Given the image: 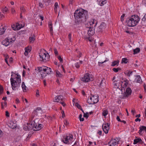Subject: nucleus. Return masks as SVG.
Here are the masks:
<instances>
[{"label":"nucleus","mask_w":146,"mask_h":146,"mask_svg":"<svg viewBox=\"0 0 146 146\" xmlns=\"http://www.w3.org/2000/svg\"><path fill=\"white\" fill-rule=\"evenodd\" d=\"M76 23L78 24L84 23L88 19V12L84 10H77L74 14Z\"/></svg>","instance_id":"nucleus-1"},{"label":"nucleus","mask_w":146,"mask_h":146,"mask_svg":"<svg viewBox=\"0 0 146 146\" xmlns=\"http://www.w3.org/2000/svg\"><path fill=\"white\" fill-rule=\"evenodd\" d=\"M123 83L122 82H121L119 83L121 92V94L119 95V97L121 99H125L128 97L131 94L132 92L131 89L129 88H127L125 91V88L127 86L128 83L126 82H125L122 87Z\"/></svg>","instance_id":"nucleus-2"},{"label":"nucleus","mask_w":146,"mask_h":146,"mask_svg":"<svg viewBox=\"0 0 146 146\" xmlns=\"http://www.w3.org/2000/svg\"><path fill=\"white\" fill-rule=\"evenodd\" d=\"M13 73H14L12 72L11 77L10 79L11 83L12 89L14 90H15L20 86L21 85V80L20 78V76L17 74V76L15 78H13Z\"/></svg>","instance_id":"nucleus-3"},{"label":"nucleus","mask_w":146,"mask_h":146,"mask_svg":"<svg viewBox=\"0 0 146 146\" xmlns=\"http://www.w3.org/2000/svg\"><path fill=\"white\" fill-rule=\"evenodd\" d=\"M140 20V18L137 15H132L127 18L126 22L127 25L129 27H134L137 24Z\"/></svg>","instance_id":"nucleus-4"},{"label":"nucleus","mask_w":146,"mask_h":146,"mask_svg":"<svg viewBox=\"0 0 146 146\" xmlns=\"http://www.w3.org/2000/svg\"><path fill=\"white\" fill-rule=\"evenodd\" d=\"M35 120H33L29 123L25 124L24 126V129L25 130L30 131L31 130L35 129Z\"/></svg>","instance_id":"nucleus-5"},{"label":"nucleus","mask_w":146,"mask_h":146,"mask_svg":"<svg viewBox=\"0 0 146 146\" xmlns=\"http://www.w3.org/2000/svg\"><path fill=\"white\" fill-rule=\"evenodd\" d=\"M39 55L41 61L45 62L49 60L50 57L47 53L46 54L45 53L41 52L39 53Z\"/></svg>","instance_id":"nucleus-6"},{"label":"nucleus","mask_w":146,"mask_h":146,"mask_svg":"<svg viewBox=\"0 0 146 146\" xmlns=\"http://www.w3.org/2000/svg\"><path fill=\"white\" fill-rule=\"evenodd\" d=\"M15 40V38L14 36L12 38H10L9 37L5 38L2 42V44L6 46H8L10 44H12L13 42Z\"/></svg>","instance_id":"nucleus-7"},{"label":"nucleus","mask_w":146,"mask_h":146,"mask_svg":"<svg viewBox=\"0 0 146 146\" xmlns=\"http://www.w3.org/2000/svg\"><path fill=\"white\" fill-rule=\"evenodd\" d=\"M98 101V97L93 95L92 97H90L89 99H87V102L89 104H94L97 103Z\"/></svg>","instance_id":"nucleus-8"},{"label":"nucleus","mask_w":146,"mask_h":146,"mask_svg":"<svg viewBox=\"0 0 146 146\" xmlns=\"http://www.w3.org/2000/svg\"><path fill=\"white\" fill-rule=\"evenodd\" d=\"M73 139V135L71 134H68L64 136L62 140V141L65 144H69Z\"/></svg>","instance_id":"nucleus-9"},{"label":"nucleus","mask_w":146,"mask_h":146,"mask_svg":"<svg viewBox=\"0 0 146 146\" xmlns=\"http://www.w3.org/2000/svg\"><path fill=\"white\" fill-rule=\"evenodd\" d=\"M47 67L43 66L41 67H38L37 68V71L38 72L37 73L40 72L42 76V74H44L46 72Z\"/></svg>","instance_id":"nucleus-10"},{"label":"nucleus","mask_w":146,"mask_h":146,"mask_svg":"<svg viewBox=\"0 0 146 146\" xmlns=\"http://www.w3.org/2000/svg\"><path fill=\"white\" fill-rule=\"evenodd\" d=\"M106 27V24L104 22H102L101 24L97 28L96 31L98 33L102 32L104 29Z\"/></svg>","instance_id":"nucleus-11"},{"label":"nucleus","mask_w":146,"mask_h":146,"mask_svg":"<svg viewBox=\"0 0 146 146\" xmlns=\"http://www.w3.org/2000/svg\"><path fill=\"white\" fill-rule=\"evenodd\" d=\"M110 124L107 123L103 124L102 126V127L104 131L106 134L108 133L109 130L110 128Z\"/></svg>","instance_id":"nucleus-12"},{"label":"nucleus","mask_w":146,"mask_h":146,"mask_svg":"<svg viewBox=\"0 0 146 146\" xmlns=\"http://www.w3.org/2000/svg\"><path fill=\"white\" fill-rule=\"evenodd\" d=\"M89 74L88 73L86 74L83 77L81 78V80L84 82H88L90 81V78Z\"/></svg>","instance_id":"nucleus-13"},{"label":"nucleus","mask_w":146,"mask_h":146,"mask_svg":"<svg viewBox=\"0 0 146 146\" xmlns=\"http://www.w3.org/2000/svg\"><path fill=\"white\" fill-rule=\"evenodd\" d=\"M8 126L12 129H14L16 128L17 124L13 121H10L7 124Z\"/></svg>","instance_id":"nucleus-14"},{"label":"nucleus","mask_w":146,"mask_h":146,"mask_svg":"<svg viewBox=\"0 0 146 146\" xmlns=\"http://www.w3.org/2000/svg\"><path fill=\"white\" fill-rule=\"evenodd\" d=\"M41 109L40 107H38L34 111L33 113L35 114L36 115H40L42 113Z\"/></svg>","instance_id":"nucleus-15"},{"label":"nucleus","mask_w":146,"mask_h":146,"mask_svg":"<svg viewBox=\"0 0 146 146\" xmlns=\"http://www.w3.org/2000/svg\"><path fill=\"white\" fill-rule=\"evenodd\" d=\"M63 97L62 96H56L55 99H54L53 101L54 102H57L60 103L63 101Z\"/></svg>","instance_id":"nucleus-16"},{"label":"nucleus","mask_w":146,"mask_h":146,"mask_svg":"<svg viewBox=\"0 0 146 146\" xmlns=\"http://www.w3.org/2000/svg\"><path fill=\"white\" fill-rule=\"evenodd\" d=\"M89 29L88 30V34L89 36H92L94 35V29H93V27H89Z\"/></svg>","instance_id":"nucleus-17"},{"label":"nucleus","mask_w":146,"mask_h":146,"mask_svg":"<svg viewBox=\"0 0 146 146\" xmlns=\"http://www.w3.org/2000/svg\"><path fill=\"white\" fill-rule=\"evenodd\" d=\"M89 23L91 26L90 27H96L97 23V21L95 19H92L89 22Z\"/></svg>","instance_id":"nucleus-18"},{"label":"nucleus","mask_w":146,"mask_h":146,"mask_svg":"<svg viewBox=\"0 0 146 146\" xmlns=\"http://www.w3.org/2000/svg\"><path fill=\"white\" fill-rule=\"evenodd\" d=\"M46 72L44 74H42V78H44L46 76L47 74H50L52 72L51 71V69L50 68L47 67L46 68Z\"/></svg>","instance_id":"nucleus-19"},{"label":"nucleus","mask_w":146,"mask_h":146,"mask_svg":"<svg viewBox=\"0 0 146 146\" xmlns=\"http://www.w3.org/2000/svg\"><path fill=\"white\" fill-rule=\"evenodd\" d=\"M139 130L138 132L139 134L141 135L143 133L142 131H145L146 132V127L144 126H140L139 127Z\"/></svg>","instance_id":"nucleus-20"},{"label":"nucleus","mask_w":146,"mask_h":146,"mask_svg":"<svg viewBox=\"0 0 146 146\" xmlns=\"http://www.w3.org/2000/svg\"><path fill=\"white\" fill-rule=\"evenodd\" d=\"M43 125L41 124H38L37 125L36 123H35V129H34V131H37L40 130L42 127Z\"/></svg>","instance_id":"nucleus-21"},{"label":"nucleus","mask_w":146,"mask_h":146,"mask_svg":"<svg viewBox=\"0 0 146 146\" xmlns=\"http://www.w3.org/2000/svg\"><path fill=\"white\" fill-rule=\"evenodd\" d=\"M31 50V46H28L25 48V52L24 54L25 56L28 55V52H30Z\"/></svg>","instance_id":"nucleus-22"},{"label":"nucleus","mask_w":146,"mask_h":146,"mask_svg":"<svg viewBox=\"0 0 146 146\" xmlns=\"http://www.w3.org/2000/svg\"><path fill=\"white\" fill-rule=\"evenodd\" d=\"M117 81L116 80H115L113 82V84L114 86V87L116 88H118L119 89V90H121L120 88H119V87L120 86V85L119 84V82H117Z\"/></svg>","instance_id":"nucleus-23"},{"label":"nucleus","mask_w":146,"mask_h":146,"mask_svg":"<svg viewBox=\"0 0 146 146\" xmlns=\"http://www.w3.org/2000/svg\"><path fill=\"white\" fill-rule=\"evenodd\" d=\"M112 141L111 142V144L110 145V146H115V145L118 144L119 140L117 139V140L115 139H112Z\"/></svg>","instance_id":"nucleus-24"},{"label":"nucleus","mask_w":146,"mask_h":146,"mask_svg":"<svg viewBox=\"0 0 146 146\" xmlns=\"http://www.w3.org/2000/svg\"><path fill=\"white\" fill-rule=\"evenodd\" d=\"M135 76L136 77V78L135 79V82L139 83H141L142 82V80L140 76Z\"/></svg>","instance_id":"nucleus-25"},{"label":"nucleus","mask_w":146,"mask_h":146,"mask_svg":"<svg viewBox=\"0 0 146 146\" xmlns=\"http://www.w3.org/2000/svg\"><path fill=\"white\" fill-rule=\"evenodd\" d=\"M106 0H97L98 4L100 6H103L106 3Z\"/></svg>","instance_id":"nucleus-26"},{"label":"nucleus","mask_w":146,"mask_h":146,"mask_svg":"<svg viewBox=\"0 0 146 146\" xmlns=\"http://www.w3.org/2000/svg\"><path fill=\"white\" fill-rule=\"evenodd\" d=\"M142 142V140L141 138H138L135 139L134 140L133 144H137L138 143L140 142V143Z\"/></svg>","instance_id":"nucleus-27"},{"label":"nucleus","mask_w":146,"mask_h":146,"mask_svg":"<svg viewBox=\"0 0 146 146\" xmlns=\"http://www.w3.org/2000/svg\"><path fill=\"white\" fill-rule=\"evenodd\" d=\"M49 29L50 30V33L51 35H53V29L52 27V24L50 22L49 23Z\"/></svg>","instance_id":"nucleus-28"},{"label":"nucleus","mask_w":146,"mask_h":146,"mask_svg":"<svg viewBox=\"0 0 146 146\" xmlns=\"http://www.w3.org/2000/svg\"><path fill=\"white\" fill-rule=\"evenodd\" d=\"M104 80H105L104 78L101 80L99 84V86L100 87L102 88L103 87H104L105 86V82L104 81Z\"/></svg>","instance_id":"nucleus-29"},{"label":"nucleus","mask_w":146,"mask_h":146,"mask_svg":"<svg viewBox=\"0 0 146 146\" xmlns=\"http://www.w3.org/2000/svg\"><path fill=\"white\" fill-rule=\"evenodd\" d=\"M119 63V61L117 60L116 61H114L112 62V64L111 65V66H114L115 65L118 66Z\"/></svg>","instance_id":"nucleus-30"},{"label":"nucleus","mask_w":146,"mask_h":146,"mask_svg":"<svg viewBox=\"0 0 146 146\" xmlns=\"http://www.w3.org/2000/svg\"><path fill=\"white\" fill-rule=\"evenodd\" d=\"M35 40V36L33 35L32 37L29 38V41L30 43H33Z\"/></svg>","instance_id":"nucleus-31"},{"label":"nucleus","mask_w":146,"mask_h":146,"mask_svg":"<svg viewBox=\"0 0 146 146\" xmlns=\"http://www.w3.org/2000/svg\"><path fill=\"white\" fill-rule=\"evenodd\" d=\"M133 72L130 70H127L125 72V74L129 76H130L131 75H132Z\"/></svg>","instance_id":"nucleus-32"},{"label":"nucleus","mask_w":146,"mask_h":146,"mask_svg":"<svg viewBox=\"0 0 146 146\" xmlns=\"http://www.w3.org/2000/svg\"><path fill=\"white\" fill-rule=\"evenodd\" d=\"M21 87L23 89V92H25L26 91V87L25 85V83L24 82H23L22 83Z\"/></svg>","instance_id":"nucleus-33"},{"label":"nucleus","mask_w":146,"mask_h":146,"mask_svg":"<svg viewBox=\"0 0 146 146\" xmlns=\"http://www.w3.org/2000/svg\"><path fill=\"white\" fill-rule=\"evenodd\" d=\"M20 9L21 13H24L26 11V10L24 6L21 7Z\"/></svg>","instance_id":"nucleus-34"},{"label":"nucleus","mask_w":146,"mask_h":146,"mask_svg":"<svg viewBox=\"0 0 146 146\" xmlns=\"http://www.w3.org/2000/svg\"><path fill=\"white\" fill-rule=\"evenodd\" d=\"M140 51V49L139 48H136L135 49H134L133 50V54H137Z\"/></svg>","instance_id":"nucleus-35"},{"label":"nucleus","mask_w":146,"mask_h":146,"mask_svg":"<svg viewBox=\"0 0 146 146\" xmlns=\"http://www.w3.org/2000/svg\"><path fill=\"white\" fill-rule=\"evenodd\" d=\"M56 77H61L62 75V74L60 73L59 71H56Z\"/></svg>","instance_id":"nucleus-36"},{"label":"nucleus","mask_w":146,"mask_h":146,"mask_svg":"<svg viewBox=\"0 0 146 146\" xmlns=\"http://www.w3.org/2000/svg\"><path fill=\"white\" fill-rule=\"evenodd\" d=\"M5 29L4 27H2V28H0V35L3 34L4 33Z\"/></svg>","instance_id":"nucleus-37"},{"label":"nucleus","mask_w":146,"mask_h":146,"mask_svg":"<svg viewBox=\"0 0 146 146\" xmlns=\"http://www.w3.org/2000/svg\"><path fill=\"white\" fill-rule=\"evenodd\" d=\"M127 59L125 58H123L122 60L121 63H124L125 64L127 63L128 62Z\"/></svg>","instance_id":"nucleus-38"},{"label":"nucleus","mask_w":146,"mask_h":146,"mask_svg":"<svg viewBox=\"0 0 146 146\" xmlns=\"http://www.w3.org/2000/svg\"><path fill=\"white\" fill-rule=\"evenodd\" d=\"M108 114V111L107 110H104L102 112V114L103 116H106Z\"/></svg>","instance_id":"nucleus-39"},{"label":"nucleus","mask_w":146,"mask_h":146,"mask_svg":"<svg viewBox=\"0 0 146 146\" xmlns=\"http://www.w3.org/2000/svg\"><path fill=\"white\" fill-rule=\"evenodd\" d=\"M121 70V69L120 68H113L112 70L115 72H117L119 70Z\"/></svg>","instance_id":"nucleus-40"},{"label":"nucleus","mask_w":146,"mask_h":146,"mask_svg":"<svg viewBox=\"0 0 146 146\" xmlns=\"http://www.w3.org/2000/svg\"><path fill=\"white\" fill-rule=\"evenodd\" d=\"M82 115L80 114L79 115V118L80 119V121H83L84 120V119L83 117L82 118Z\"/></svg>","instance_id":"nucleus-41"},{"label":"nucleus","mask_w":146,"mask_h":146,"mask_svg":"<svg viewBox=\"0 0 146 146\" xmlns=\"http://www.w3.org/2000/svg\"><path fill=\"white\" fill-rule=\"evenodd\" d=\"M2 10L3 13H6L8 9L6 7H5Z\"/></svg>","instance_id":"nucleus-42"},{"label":"nucleus","mask_w":146,"mask_h":146,"mask_svg":"<svg viewBox=\"0 0 146 146\" xmlns=\"http://www.w3.org/2000/svg\"><path fill=\"white\" fill-rule=\"evenodd\" d=\"M12 29L14 30H15L16 29V28H17V26L16 25V26L13 25H12Z\"/></svg>","instance_id":"nucleus-43"},{"label":"nucleus","mask_w":146,"mask_h":146,"mask_svg":"<svg viewBox=\"0 0 146 146\" xmlns=\"http://www.w3.org/2000/svg\"><path fill=\"white\" fill-rule=\"evenodd\" d=\"M142 21L143 22H145L146 21V14H145L144 16L142 19Z\"/></svg>","instance_id":"nucleus-44"},{"label":"nucleus","mask_w":146,"mask_h":146,"mask_svg":"<svg viewBox=\"0 0 146 146\" xmlns=\"http://www.w3.org/2000/svg\"><path fill=\"white\" fill-rule=\"evenodd\" d=\"M75 105L79 109H80L81 108L80 105L78 103H76Z\"/></svg>","instance_id":"nucleus-45"},{"label":"nucleus","mask_w":146,"mask_h":146,"mask_svg":"<svg viewBox=\"0 0 146 146\" xmlns=\"http://www.w3.org/2000/svg\"><path fill=\"white\" fill-rule=\"evenodd\" d=\"M3 88L1 86H0V94H2L3 92Z\"/></svg>","instance_id":"nucleus-46"},{"label":"nucleus","mask_w":146,"mask_h":146,"mask_svg":"<svg viewBox=\"0 0 146 146\" xmlns=\"http://www.w3.org/2000/svg\"><path fill=\"white\" fill-rule=\"evenodd\" d=\"M84 117H85L88 118V113L87 112L86 113H84Z\"/></svg>","instance_id":"nucleus-47"},{"label":"nucleus","mask_w":146,"mask_h":146,"mask_svg":"<svg viewBox=\"0 0 146 146\" xmlns=\"http://www.w3.org/2000/svg\"><path fill=\"white\" fill-rule=\"evenodd\" d=\"M125 15L124 14H123V15L121 16V21L123 22V17L125 16Z\"/></svg>","instance_id":"nucleus-48"},{"label":"nucleus","mask_w":146,"mask_h":146,"mask_svg":"<svg viewBox=\"0 0 146 146\" xmlns=\"http://www.w3.org/2000/svg\"><path fill=\"white\" fill-rule=\"evenodd\" d=\"M75 66L77 68H78L80 67L79 64L78 62L76 63L75 64Z\"/></svg>","instance_id":"nucleus-49"},{"label":"nucleus","mask_w":146,"mask_h":146,"mask_svg":"<svg viewBox=\"0 0 146 146\" xmlns=\"http://www.w3.org/2000/svg\"><path fill=\"white\" fill-rule=\"evenodd\" d=\"M58 59L60 61V62H62L63 61L62 58H61V56H59L58 57Z\"/></svg>","instance_id":"nucleus-50"},{"label":"nucleus","mask_w":146,"mask_h":146,"mask_svg":"<svg viewBox=\"0 0 146 146\" xmlns=\"http://www.w3.org/2000/svg\"><path fill=\"white\" fill-rule=\"evenodd\" d=\"M71 38H72V37H71V33H70L69 34V35H68V38H69V40L71 42Z\"/></svg>","instance_id":"nucleus-51"},{"label":"nucleus","mask_w":146,"mask_h":146,"mask_svg":"<svg viewBox=\"0 0 146 146\" xmlns=\"http://www.w3.org/2000/svg\"><path fill=\"white\" fill-rule=\"evenodd\" d=\"M54 51L55 54L56 55H58V53L57 49L56 48H54Z\"/></svg>","instance_id":"nucleus-52"},{"label":"nucleus","mask_w":146,"mask_h":146,"mask_svg":"<svg viewBox=\"0 0 146 146\" xmlns=\"http://www.w3.org/2000/svg\"><path fill=\"white\" fill-rule=\"evenodd\" d=\"M64 123L65 125H67L69 124V122L67 120H66L64 121Z\"/></svg>","instance_id":"nucleus-53"},{"label":"nucleus","mask_w":146,"mask_h":146,"mask_svg":"<svg viewBox=\"0 0 146 146\" xmlns=\"http://www.w3.org/2000/svg\"><path fill=\"white\" fill-rule=\"evenodd\" d=\"M125 32L130 35H132L133 33L132 32L130 31H125Z\"/></svg>","instance_id":"nucleus-54"},{"label":"nucleus","mask_w":146,"mask_h":146,"mask_svg":"<svg viewBox=\"0 0 146 146\" xmlns=\"http://www.w3.org/2000/svg\"><path fill=\"white\" fill-rule=\"evenodd\" d=\"M54 8H57L59 7L58 3L57 2H56L54 4Z\"/></svg>","instance_id":"nucleus-55"},{"label":"nucleus","mask_w":146,"mask_h":146,"mask_svg":"<svg viewBox=\"0 0 146 146\" xmlns=\"http://www.w3.org/2000/svg\"><path fill=\"white\" fill-rule=\"evenodd\" d=\"M5 113H6V116L7 117H9V113L8 111H6L5 112Z\"/></svg>","instance_id":"nucleus-56"},{"label":"nucleus","mask_w":146,"mask_h":146,"mask_svg":"<svg viewBox=\"0 0 146 146\" xmlns=\"http://www.w3.org/2000/svg\"><path fill=\"white\" fill-rule=\"evenodd\" d=\"M39 7L42 8V7H43V5L42 4V3L40 2L39 3Z\"/></svg>","instance_id":"nucleus-57"},{"label":"nucleus","mask_w":146,"mask_h":146,"mask_svg":"<svg viewBox=\"0 0 146 146\" xmlns=\"http://www.w3.org/2000/svg\"><path fill=\"white\" fill-rule=\"evenodd\" d=\"M116 119L118 121H121V120L119 118V116H117Z\"/></svg>","instance_id":"nucleus-58"},{"label":"nucleus","mask_w":146,"mask_h":146,"mask_svg":"<svg viewBox=\"0 0 146 146\" xmlns=\"http://www.w3.org/2000/svg\"><path fill=\"white\" fill-rule=\"evenodd\" d=\"M4 56L5 57V59H7L9 58V56L8 55H6L5 54V55H4Z\"/></svg>","instance_id":"nucleus-59"},{"label":"nucleus","mask_w":146,"mask_h":146,"mask_svg":"<svg viewBox=\"0 0 146 146\" xmlns=\"http://www.w3.org/2000/svg\"><path fill=\"white\" fill-rule=\"evenodd\" d=\"M74 0H69V5H72Z\"/></svg>","instance_id":"nucleus-60"},{"label":"nucleus","mask_w":146,"mask_h":146,"mask_svg":"<svg viewBox=\"0 0 146 146\" xmlns=\"http://www.w3.org/2000/svg\"><path fill=\"white\" fill-rule=\"evenodd\" d=\"M16 103H18L20 102V101L19 99L18 98H17L16 99Z\"/></svg>","instance_id":"nucleus-61"},{"label":"nucleus","mask_w":146,"mask_h":146,"mask_svg":"<svg viewBox=\"0 0 146 146\" xmlns=\"http://www.w3.org/2000/svg\"><path fill=\"white\" fill-rule=\"evenodd\" d=\"M60 103L63 106H65L66 105V104H65V103L63 102L62 101V102H60Z\"/></svg>","instance_id":"nucleus-62"},{"label":"nucleus","mask_w":146,"mask_h":146,"mask_svg":"<svg viewBox=\"0 0 146 146\" xmlns=\"http://www.w3.org/2000/svg\"><path fill=\"white\" fill-rule=\"evenodd\" d=\"M82 53H81V52H80L79 53V54L78 55V56H77L78 58H80V57L82 56Z\"/></svg>","instance_id":"nucleus-63"},{"label":"nucleus","mask_w":146,"mask_h":146,"mask_svg":"<svg viewBox=\"0 0 146 146\" xmlns=\"http://www.w3.org/2000/svg\"><path fill=\"white\" fill-rule=\"evenodd\" d=\"M135 121H136V122H137V121H141V119H139L138 118H136L135 119Z\"/></svg>","instance_id":"nucleus-64"}]
</instances>
